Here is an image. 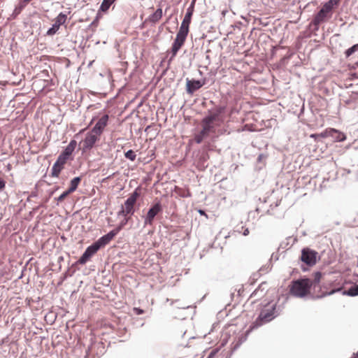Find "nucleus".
I'll return each instance as SVG.
<instances>
[{
    "label": "nucleus",
    "mask_w": 358,
    "mask_h": 358,
    "mask_svg": "<svg viewBox=\"0 0 358 358\" xmlns=\"http://www.w3.org/2000/svg\"><path fill=\"white\" fill-rule=\"evenodd\" d=\"M312 287L311 280L302 278L292 282L290 294L296 297L302 298L308 294Z\"/></svg>",
    "instance_id": "f257e3e1"
},
{
    "label": "nucleus",
    "mask_w": 358,
    "mask_h": 358,
    "mask_svg": "<svg viewBox=\"0 0 358 358\" xmlns=\"http://www.w3.org/2000/svg\"><path fill=\"white\" fill-rule=\"evenodd\" d=\"M201 125V130L194 136V141L198 144L201 143L204 139L210 137L212 134H215L216 131L214 123H210L202 120Z\"/></svg>",
    "instance_id": "f03ea898"
},
{
    "label": "nucleus",
    "mask_w": 358,
    "mask_h": 358,
    "mask_svg": "<svg viewBox=\"0 0 358 358\" xmlns=\"http://www.w3.org/2000/svg\"><path fill=\"white\" fill-rule=\"evenodd\" d=\"M275 304H273L268 308L263 309L255 322L252 324V328L257 327L264 323L268 322L274 319L277 314L275 313Z\"/></svg>",
    "instance_id": "7ed1b4c3"
},
{
    "label": "nucleus",
    "mask_w": 358,
    "mask_h": 358,
    "mask_svg": "<svg viewBox=\"0 0 358 358\" xmlns=\"http://www.w3.org/2000/svg\"><path fill=\"white\" fill-rule=\"evenodd\" d=\"M139 194L137 190H135L125 201L124 205L122 206V210L119 212V215L126 217L127 215H134V205L136 202Z\"/></svg>",
    "instance_id": "20e7f679"
},
{
    "label": "nucleus",
    "mask_w": 358,
    "mask_h": 358,
    "mask_svg": "<svg viewBox=\"0 0 358 358\" xmlns=\"http://www.w3.org/2000/svg\"><path fill=\"white\" fill-rule=\"evenodd\" d=\"M99 135L92 131L87 133L84 140L80 143V145L82 146L83 151L86 152L87 150L92 149L96 142L99 139Z\"/></svg>",
    "instance_id": "39448f33"
},
{
    "label": "nucleus",
    "mask_w": 358,
    "mask_h": 358,
    "mask_svg": "<svg viewBox=\"0 0 358 358\" xmlns=\"http://www.w3.org/2000/svg\"><path fill=\"white\" fill-rule=\"evenodd\" d=\"M194 0L192 1L191 5L187 9V12L184 17V19L181 23L179 31L185 34H188L189 33V26L191 22L192 16L194 12Z\"/></svg>",
    "instance_id": "423d86ee"
},
{
    "label": "nucleus",
    "mask_w": 358,
    "mask_h": 358,
    "mask_svg": "<svg viewBox=\"0 0 358 358\" xmlns=\"http://www.w3.org/2000/svg\"><path fill=\"white\" fill-rule=\"evenodd\" d=\"M162 210V206L160 202L155 203L148 211L146 216L144 217V226L152 225L155 216Z\"/></svg>",
    "instance_id": "0eeeda50"
},
{
    "label": "nucleus",
    "mask_w": 358,
    "mask_h": 358,
    "mask_svg": "<svg viewBox=\"0 0 358 358\" xmlns=\"http://www.w3.org/2000/svg\"><path fill=\"white\" fill-rule=\"evenodd\" d=\"M187 34H183L182 32L178 31L176 35V38L174 40L172 48H171V57L170 58L172 60L176 55H177L178 50L183 45Z\"/></svg>",
    "instance_id": "6e6552de"
},
{
    "label": "nucleus",
    "mask_w": 358,
    "mask_h": 358,
    "mask_svg": "<svg viewBox=\"0 0 358 358\" xmlns=\"http://www.w3.org/2000/svg\"><path fill=\"white\" fill-rule=\"evenodd\" d=\"M67 19V15L63 13H60L55 19V23L48 30L47 35L52 36L55 34L59 30L61 25L64 24Z\"/></svg>",
    "instance_id": "1a4fd4ad"
},
{
    "label": "nucleus",
    "mask_w": 358,
    "mask_h": 358,
    "mask_svg": "<svg viewBox=\"0 0 358 358\" xmlns=\"http://www.w3.org/2000/svg\"><path fill=\"white\" fill-rule=\"evenodd\" d=\"M99 250L98 245H96L94 243H93L91 245L88 246L82 256L78 261L79 264H85Z\"/></svg>",
    "instance_id": "9d476101"
},
{
    "label": "nucleus",
    "mask_w": 358,
    "mask_h": 358,
    "mask_svg": "<svg viewBox=\"0 0 358 358\" xmlns=\"http://www.w3.org/2000/svg\"><path fill=\"white\" fill-rule=\"evenodd\" d=\"M317 253L308 248H304L301 252V259L302 262L309 266H313L316 263Z\"/></svg>",
    "instance_id": "9b49d317"
},
{
    "label": "nucleus",
    "mask_w": 358,
    "mask_h": 358,
    "mask_svg": "<svg viewBox=\"0 0 358 358\" xmlns=\"http://www.w3.org/2000/svg\"><path fill=\"white\" fill-rule=\"evenodd\" d=\"M186 91L187 94H192L195 91L200 89L206 83V80L186 79Z\"/></svg>",
    "instance_id": "f8f14e48"
},
{
    "label": "nucleus",
    "mask_w": 358,
    "mask_h": 358,
    "mask_svg": "<svg viewBox=\"0 0 358 358\" xmlns=\"http://www.w3.org/2000/svg\"><path fill=\"white\" fill-rule=\"evenodd\" d=\"M108 120V115H103L96 123L95 126L92 128L91 130L94 133L96 134L97 135L100 136L101 133L103 132L104 128L107 125Z\"/></svg>",
    "instance_id": "ddd939ff"
},
{
    "label": "nucleus",
    "mask_w": 358,
    "mask_h": 358,
    "mask_svg": "<svg viewBox=\"0 0 358 358\" xmlns=\"http://www.w3.org/2000/svg\"><path fill=\"white\" fill-rule=\"evenodd\" d=\"M224 108L223 107H218L215 109V112L206 115L202 120L210 123H214V122L217 119L219 115L224 112Z\"/></svg>",
    "instance_id": "4468645a"
},
{
    "label": "nucleus",
    "mask_w": 358,
    "mask_h": 358,
    "mask_svg": "<svg viewBox=\"0 0 358 358\" xmlns=\"http://www.w3.org/2000/svg\"><path fill=\"white\" fill-rule=\"evenodd\" d=\"M163 15L162 9L161 8H157L154 13L150 15L146 20V22H149L153 24H156Z\"/></svg>",
    "instance_id": "2eb2a0df"
},
{
    "label": "nucleus",
    "mask_w": 358,
    "mask_h": 358,
    "mask_svg": "<svg viewBox=\"0 0 358 358\" xmlns=\"http://www.w3.org/2000/svg\"><path fill=\"white\" fill-rule=\"evenodd\" d=\"M330 136L336 142H342L346 139L345 135L335 129H329Z\"/></svg>",
    "instance_id": "dca6fc26"
},
{
    "label": "nucleus",
    "mask_w": 358,
    "mask_h": 358,
    "mask_svg": "<svg viewBox=\"0 0 358 358\" xmlns=\"http://www.w3.org/2000/svg\"><path fill=\"white\" fill-rule=\"evenodd\" d=\"M327 13L320 9V11L314 17L312 23L315 26L318 27L322 22L324 21L325 18L327 17Z\"/></svg>",
    "instance_id": "f3484780"
},
{
    "label": "nucleus",
    "mask_w": 358,
    "mask_h": 358,
    "mask_svg": "<svg viewBox=\"0 0 358 358\" xmlns=\"http://www.w3.org/2000/svg\"><path fill=\"white\" fill-rule=\"evenodd\" d=\"M322 273L320 271L315 272L313 273V280H311L312 287L314 289H315L317 287H319V283L320 282L322 278Z\"/></svg>",
    "instance_id": "a211bd4d"
},
{
    "label": "nucleus",
    "mask_w": 358,
    "mask_h": 358,
    "mask_svg": "<svg viewBox=\"0 0 358 358\" xmlns=\"http://www.w3.org/2000/svg\"><path fill=\"white\" fill-rule=\"evenodd\" d=\"M81 180L80 177H76L71 180L70 187L68 189L69 192H73L78 187Z\"/></svg>",
    "instance_id": "6ab92c4d"
},
{
    "label": "nucleus",
    "mask_w": 358,
    "mask_h": 358,
    "mask_svg": "<svg viewBox=\"0 0 358 358\" xmlns=\"http://www.w3.org/2000/svg\"><path fill=\"white\" fill-rule=\"evenodd\" d=\"M343 294L350 296H358V285L351 287L348 290L343 291Z\"/></svg>",
    "instance_id": "aec40b11"
},
{
    "label": "nucleus",
    "mask_w": 358,
    "mask_h": 358,
    "mask_svg": "<svg viewBox=\"0 0 358 358\" xmlns=\"http://www.w3.org/2000/svg\"><path fill=\"white\" fill-rule=\"evenodd\" d=\"M77 145V143L75 140H71L69 145L65 148L64 151L69 154V155H71L73 152L74 151Z\"/></svg>",
    "instance_id": "412c9836"
},
{
    "label": "nucleus",
    "mask_w": 358,
    "mask_h": 358,
    "mask_svg": "<svg viewBox=\"0 0 358 358\" xmlns=\"http://www.w3.org/2000/svg\"><path fill=\"white\" fill-rule=\"evenodd\" d=\"M337 5L338 4L334 3V2L332 0H329L323 5L321 9L324 10L325 13H328L333 9L334 6Z\"/></svg>",
    "instance_id": "4be33fe9"
},
{
    "label": "nucleus",
    "mask_w": 358,
    "mask_h": 358,
    "mask_svg": "<svg viewBox=\"0 0 358 358\" xmlns=\"http://www.w3.org/2000/svg\"><path fill=\"white\" fill-rule=\"evenodd\" d=\"M115 0H103L100 6V10L106 12Z\"/></svg>",
    "instance_id": "5701e85b"
},
{
    "label": "nucleus",
    "mask_w": 358,
    "mask_h": 358,
    "mask_svg": "<svg viewBox=\"0 0 358 358\" xmlns=\"http://www.w3.org/2000/svg\"><path fill=\"white\" fill-rule=\"evenodd\" d=\"M63 168L62 166H58L57 164H54L51 169V176L58 177Z\"/></svg>",
    "instance_id": "b1692460"
},
{
    "label": "nucleus",
    "mask_w": 358,
    "mask_h": 358,
    "mask_svg": "<svg viewBox=\"0 0 358 358\" xmlns=\"http://www.w3.org/2000/svg\"><path fill=\"white\" fill-rule=\"evenodd\" d=\"M110 242L108 241L106 235L101 236L96 241L94 242V243L98 245V248L100 249L102 247H104L107 244H108Z\"/></svg>",
    "instance_id": "393cba45"
},
{
    "label": "nucleus",
    "mask_w": 358,
    "mask_h": 358,
    "mask_svg": "<svg viewBox=\"0 0 358 358\" xmlns=\"http://www.w3.org/2000/svg\"><path fill=\"white\" fill-rule=\"evenodd\" d=\"M120 231V227H116L115 229H113L107 234H106L108 241L110 242Z\"/></svg>",
    "instance_id": "a878e982"
},
{
    "label": "nucleus",
    "mask_w": 358,
    "mask_h": 358,
    "mask_svg": "<svg viewBox=\"0 0 358 358\" xmlns=\"http://www.w3.org/2000/svg\"><path fill=\"white\" fill-rule=\"evenodd\" d=\"M120 231V227H116L115 229H113L107 234H106L108 241L110 242Z\"/></svg>",
    "instance_id": "bb28decb"
},
{
    "label": "nucleus",
    "mask_w": 358,
    "mask_h": 358,
    "mask_svg": "<svg viewBox=\"0 0 358 358\" xmlns=\"http://www.w3.org/2000/svg\"><path fill=\"white\" fill-rule=\"evenodd\" d=\"M120 231V227H116L115 229H113L107 234H106L108 241L110 242Z\"/></svg>",
    "instance_id": "cd10ccee"
},
{
    "label": "nucleus",
    "mask_w": 358,
    "mask_h": 358,
    "mask_svg": "<svg viewBox=\"0 0 358 358\" xmlns=\"http://www.w3.org/2000/svg\"><path fill=\"white\" fill-rule=\"evenodd\" d=\"M28 3H25L24 0H22L19 5L15 8L14 10V14L18 15L20 13V12L24 8V7L27 6Z\"/></svg>",
    "instance_id": "c85d7f7f"
},
{
    "label": "nucleus",
    "mask_w": 358,
    "mask_h": 358,
    "mask_svg": "<svg viewBox=\"0 0 358 358\" xmlns=\"http://www.w3.org/2000/svg\"><path fill=\"white\" fill-rule=\"evenodd\" d=\"M357 50H358V43L352 45L351 48H350L345 50V57H350Z\"/></svg>",
    "instance_id": "c756f323"
},
{
    "label": "nucleus",
    "mask_w": 358,
    "mask_h": 358,
    "mask_svg": "<svg viewBox=\"0 0 358 358\" xmlns=\"http://www.w3.org/2000/svg\"><path fill=\"white\" fill-rule=\"evenodd\" d=\"M124 157L131 161H134L136 159V155L132 150H129L125 152Z\"/></svg>",
    "instance_id": "7c9ffc66"
},
{
    "label": "nucleus",
    "mask_w": 358,
    "mask_h": 358,
    "mask_svg": "<svg viewBox=\"0 0 358 358\" xmlns=\"http://www.w3.org/2000/svg\"><path fill=\"white\" fill-rule=\"evenodd\" d=\"M66 159H64V157H62L61 156L59 155L55 164H57L58 166H62L64 167V165L66 163Z\"/></svg>",
    "instance_id": "2f4dec72"
},
{
    "label": "nucleus",
    "mask_w": 358,
    "mask_h": 358,
    "mask_svg": "<svg viewBox=\"0 0 358 358\" xmlns=\"http://www.w3.org/2000/svg\"><path fill=\"white\" fill-rule=\"evenodd\" d=\"M71 192H69V190L64 192L59 197L56 199L57 202L62 201Z\"/></svg>",
    "instance_id": "473e14b6"
},
{
    "label": "nucleus",
    "mask_w": 358,
    "mask_h": 358,
    "mask_svg": "<svg viewBox=\"0 0 358 358\" xmlns=\"http://www.w3.org/2000/svg\"><path fill=\"white\" fill-rule=\"evenodd\" d=\"M318 136H319V138H327V137L330 136L329 129H326L324 131H323L320 134H318Z\"/></svg>",
    "instance_id": "72a5a7b5"
},
{
    "label": "nucleus",
    "mask_w": 358,
    "mask_h": 358,
    "mask_svg": "<svg viewBox=\"0 0 358 358\" xmlns=\"http://www.w3.org/2000/svg\"><path fill=\"white\" fill-rule=\"evenodd\" d=\"M338 291H340V289H333L331 292H326L324 294H322V295L317 296V298H322V297H324L325 296L331 295V294H333L334 293H335L336 292H338Z\"/></svg>",
    "instance_id": "f704fd0d"
},
{
    "label": "nucleus",
    "mask_w": 358,
    "mask_h": 358,
    "mask_svg": "<svg viewBox=\"0 0 358 358\" xmlns=\"http://www.w3.org/2000/svg\"><path fill=\"white\" fill-rule=\"evenodd\" d=\"M129 220V218H125L120 224L119 226H117V227H120V230H122V229L123 228V227L127 223Z\"/></svg>",
    "instance_id": "c9c22d12"
},
{
    "label": "nucleus",
    "mask_w": 358,
    "mask_h": 358,
    "mask_svg": "<svg viewBox=\"0 0 358 358\" xmlns=\"http://www.w3.org/2000/svg\"><path fill=\"white\" fill-rule=\"evenodd\" d=\"M59 156H61L62 157H64V159L68 160L70 157V155H69V154L66 153L64 151H63L60 155Z\"/></svg>",
    "instance_id": "e433bc0d"
},
{
    "label": "nucleus",
    "mask_w": 358,
    "mask_h": 358,
    "mask_svg": "<svg viewBox=\"0 0 358 358\" xmlns=\"http://www.w3.org/2000/svg\"><path fill=\"white\" fill-rule=\"evenodd\" d=\"M6 182L5 181L0 178V191L5 187Z\"/></svg>",
    "instance_id": "4c0bfd02"
},
{
    "label": "nucleus",
    "mask_w": 358,
    "mask_h": 358,
    "mask_svg": "<svg viewBox=\"0 0 358 358\" xmlns=\"http://www.w3.org/2000/svg\"><path fill=\"white\" fill-rule=\"evenodd\" d=\"M134 311L138 314V315H140V314H142L143 313V310L140 309V308H134Z\"/></svg>",
    "instance_id": "58836bf2"
},
{
    "label": "nucleus",
    "mask_w": 358,
    "mask_h": 358,
    "mask_svg": "<svg viewBox=\"0 0 358 358\" xmlns=\"http://www.w3.org/2000/svg\"><path fill=\"white\" fill-rule=\"evenodd\" d=\"M310 138H315V140L319 138L318 134H313L310 136Z\"/></svg>",
    "instance_id": "ea45409f"
},
{
    "label": "nucleus",
    "mask_w": 358,
    "mask_h": 358,
    "mask_svg": "<svg viewBox=\"0 0 358 358\" xmlns=\"http://www.w3.org/2000/svg\"><path fill=\"white\" fill-rule=\"evenodd\" d=\"M243 236H248L249 234V229H245L243 231Z\"/></svg>",
    "instance_id": "a19ab883"
},
{
    "label": "nucleus",
    "mask_w": 358,
    "mask_h": 358,
    "mask_svg": "<svg viewBox=\"0 0 358 358\" xmlns=\"http://www.w3.org/2000/svg\"><path fill=\"white\" fill-rule=\"evenodd\" d=\"M332 1L334 2V3L338 4L341 0H332Z\"/></svg>",
    "instance_id": "79ce46f5"
},
{
    "label": "nucleus",
    "mask_w": 358,
    "mask_h": 358,
    "mask_svg": "<svg viewBox=\"0 0 358 358\" xmlns=\"http://www.w3.org/2000/svg\"><path fill=\"white\" fill-rule=\"evenodd\" d=\"M258 292V289H256L255 291H254V292L252 293V294H256V293Z\"/></svg>",
    "instance_id": "37998d69"
},
{
    "label": "nucleus",
    "mask_w": 358,
    "mask_h": 358,
    "mask_svg": "<svg viewBox=\"0 0 358 358\" xmlns=\"http://www.w3.org/2000/svg\"><path fill=\"white\" fill-rule=\"evenodd\" d=\"M31 0H24L25 3H29L30 2Z\"/></svg>",
    "instance_id": "c03bdc74"
},
{
    "label": "nucleus",
    "mask_w": 358,
    "mask_h": 358,
    "mask_svg": "<svg viewBox=\"0 0 358 358\" xmlns=\"http://www.w3.org/2000/svg\"><path fill=\"white\" fill-rule=\"evenodd\" d=\"M259 160L262 159V155H260L258 157Z\"/></svg>",
    "instance_id": "a18cd8bd"
},
{
    "label": "nucleus",
    "mask_w": 358,
    "mask_h": 358,
    "mask_svg": "<svg viewBox=\"0 0 358 358\" xmlns=\"http://www.w3.org/2000/svg\"><path fill=\"white\" fill-rule=\"evenodd\" d=\"M199 213H200L201 214L204 213H203V210H199Z\"/></svg>",
    "instance_id": "49530a36"
},
{
    "label": "nucleus",
    "mask_w": 358,
    "mask_h": 358,
    "mask_svg": "<svg viewBox=\"0 0 358 358\" xmlns=\"http://www.w3.org/2000/svg\"><path fill=\"white\" fill-rule=\"evenodd\" d=\"M356 356L358 357V352H357Z\"/></svg>",
    "instance_id": "de8ad7c7"
}]
</instances>
